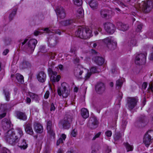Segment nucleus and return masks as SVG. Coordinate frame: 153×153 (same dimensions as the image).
<instances>
[{"mask_svg":"<svg viewBox=\"0 0 153 153\" xmlns=\"http://www.w3.org/2000/svg\"><path fill=\"white\" fill-rule=\"evenodd\" d=\"M16 134L13 129H11L7 131L4 134V138L6 142L12 145H15L23 135L22 129L19 128L16 129Z\"/></svg>","mask_w":153,"mask_h":153,"instance_id":"1","label":"nucleus"},{"mask_svg":"<svg viewBox=\"0 0 153 153\" xmlns=\"http://www.w3.org/2000/svg\"><path fill=\"white\" fill-rule=\"evenodd\" d=\"M152 7V2L148 0L142 1L140 4H138L137 6V8L138 10L145 13L149 12Z\"/></svg>","mask_w":153,"mask_h":153,"instance_id":"2","label":"nucleus"},{"mask_svg":"<svg viewBox=\"0 0 153 153\" xmlns=\"http://www.w3.org/2000/svg\"><path fill=\"white\" fill-rule=\"evenodd\" d=\"M69 86L65 82H63L60 88L57 89L58 95L61 96L62 95L64 97H66L69 94V91L68 90Z\"/></svg>","mask_w":153,"mask_h":153,"instance_id":"3","label":"nucleus"},{"mask_svg":"<svg viewBox=\"0 0 153 153\" xmlns=\"http://www.w3.org/2000/svg\"><path fill=\"white\" fill-rule=\"evenodd\" d=\"M102 41L107 45V47L110 50H114L116 47L117 42L111 37H107Z\"/></svg>","mask_w":153,"mask_h":153,"instance_id":"4","label":"nucleus"},{"mask_svg":"<svg viewBox=\"0 0 153 153\" xmlns=\"http://www.w3.org/2000/svg\"><path fill=\"white\" fill-rule=\"evenodd\" d=\"M147 54L140 53L137 55L135 59V63L137 65H141L145 63L146 61V56Z\"/></svg>","mask_w":153,"mask_h":153,"instance_id":"5","label":"nucleus"},{"mask_svg":"<svg viewBox=\"0 0 153 153\" xmlns=\"http://www.w3.org/2000/svg\"><path fill=\"white\" fill-rule=\"evenodd\" d=\"M153 138V131H149L146 134L143 139V142L146 147H148L152 143V137Z\"/></svg>","mask_w":153,"mask_h":153,"instance_id":"6","label":"nucleus"},{"mask_svg":"<svg viewBox=\"0 0 153 153\" xmlns=\"http://www.w3.org/2000/svg\"><path fill=\"white\" fill-rule=\"evenodd\" d=\"M127 100V105L128 109L131 110L136 105L138 101V100L134 97H128Z\"/></svg>","mask_w":153,"mask_h":153,"instance_id":"7","label":"nucleus"},{"mask_svg":"<svg viewBox=\"0 0 153 153\" xmlns=\"http://www.w3.org/2000/svg\"><path fill=\"white\" fill-rule=\"evenodd\" d=\"M72 121V119L71 117L67 116L60 122V124L62 126L63 128L68 129L69 128L70 124Z\"/></svg>","mask_w":153,"mask_h":153,"instance_id":"8","label":"nucleus"},{"mask_svg":"<svg viewBox=\"0 0 153 153\" xmlns=\"http://www.w3.org/2000/svg\"><path fill=\"white\" fill-rule=\"evenodd\" d=\"M104 28L107 33L112 34L114 32L115 27L112 23L107 22L104 24Z\"/></svg>","mask_w":153,"mask_h":153,"instance_id":"9","label":"nucleus"},{"mask_svg":"<svg viewBox=\"0 0 153 153\" xmlns=\"http://www.w3.org/2000/svg\"><path fill=\"white\" fill-rule=\"evenodd\" d=\"M99 122L97 119L94 117H91L89 120L88 125L91 129H94L98 126Z\"/></svg>","mask_w":153,"mask_h":153,"instance_id":"10","label":"nucleus"},{"mask_svg":"<svg viewBox=\"0 0 153 153\" xmlns=\"http://www.w3.org/2000/svg\"><path fill=\"white\" fill-rule=\"evenodd\" d=\"M37 41L35 39H30L28 42V48L27 49L30 52L32 53L34 51Z\"/></svg>","mask_w":153,"mask_h":153,"instance_id":"11","label":"nucleus"},{"mask_svg":"<svg viewBox=\"0 0 153 153\" xmlns=\"http://www.w3.org/2000/svg\"><path fill=\"white\" fill-rule=\"evenodd\" d=\"M105 85L102 82L97 84L95 86V90L96 92L98 94H102L103 93L105 90Z\"/></svg>","mask_w":153,"mask_h":153,"instance_id":"12","label":"nucleus"},{"mask_svg":"<svg viewBox=\"0 0 153 153\" xmlns=\"http://www.w3.org/2000/svg\"><path fill=\"white\" fill-rule=\"evenodd\" d=\"M58 17L61 19L65 18L66 16L65 10L61 7H58L55 10Z\"/></svg>","mask_w":153,"mask_h":153,"instance_id":"13","label":"nucleus"},{"mask_svg":"<svg viewBox=\"0 0 153 153\" xmlns=\"http://www.w3.org/2000/svg\"><path fill=\"white\" fill-rule=\"evenodd\" d=\"M85 69L81 65H78L76 67L74 70V74L75 76L77 77H79L83 72Z\"/></svg>","mask_w":153,"mask_h":153,"instance_id":"14","label":"nucleus"},{"mask_svg":"<svg viewBox=\"0 0 153 153\" xmlns=\"http://www.w3.org/2000/svg\"><path fill=\"white\" fill-rule=\"evenodd\" d=\"M2 126L4 130H7L10 128L11 123L10 120L7 119H4L2 121Z\"/></svg>","mask_w":153,"mask_h":153,"instance_id":"15","label":"nucleus"},{"mask_svg":"<svg viewBox=\"0 0 153 153\" xmlns=\"http://www.w3.org/2000/svg\"><path fill=\"white\" fill-rule=\"evenodd\" d=\"M47 128L48 134L51 137H54L55 133L53 131V129L51 121L49 120L47 123Z\"/></svg>","mask_w":153,"mask_h":153,"instance_id":"16","label":"nucleus"},{"mask_svg":"<svg viewBox=\"0 0 153 153\" xmlns=\"http://www.w3.org/2000/svg\"><path fill=\"white\" fill-rule=\"evenodd\" d=\"M146 123V118L145 116H141L139 118L138 120L135 123V125L139 127L143 126Z\"/></svg>","mask_w":153,"mask_h":153,"instance_id":"17","label":"nucleus"},{"mask_svg":"<svg viewBox=\"0 0 153 153\" xmlns=\"http://www.w3.org/2000/svg\"><path fill=\"white\" fill-rule=\"evenodd\" d=\"M83 39L89 38L92 36V31L88 28H84L83 34Z\"/></svg>","mask_w":153,"mask_h":153,"instance_id":"18","label":"nucleus"},{"mask_svg":"<svg viewBox=\"0 0 153 153\" xmlns=\"http://www.w3.org/2000/svg\"><path fill=\"white\" fill-rule=\"evenodd\" d=\"M88 3L93 10H96L98 8L99 4L96 0H88Z\"/></svg>","mask_w":153,"mask_h":153,"instance_id":"19","label":"nucleus"},{"mask_svg":"<svg viewBox=\"0 0 153 153\" xmlns=\"http://www.w3.org/2000/svg\"><path fill=\"white\" fill-rule=\"evenodd\" d=\"M58 38L56 36H53L50 37L48 40L49 44L51 47H53L55 46L57 43Z\"/></svg>","mask_w":153,"mask_h":153,"instance_id":"20","label":"nucleus"},{"mask_svg":"<svg viewBox=\"0 0 153 153\" xmlns=\"http://www.w3.org/2000/svg\"><path fill=\"white\" fill-rule=\"evenodd\" d=\"M25 130L27 134L30 135H33V134L31 124L30 123H26L25 126Z\"/></svg>","mask_w":153,"mask_h":153,"instance_id":"21","label":"nucleus"},{"mask_svg":"<svg viewBox=\"0 0 153 153\" xmlns=\"http://www.w3.org/2000/svg\"><path fill=\"white\" fill-rule=\"evenodd\" d=\"M37 78L40 82H44L46 79V75L45 73L41 71L39 73L37 76Z\"/></svg>","mask_w":153,"mask_h":153,"instance_id":"22","label":"nucleus"},{"mask_svg":"<svg viewBox=\"0 0 153 153\" xmlns=\"http://www.w3.org/2000/svg\"><path fill=\"white\" fill-rule=\"evenodd\" d=\"M34 126L35 130L37 133H41L43 131V127L40 124L36 123L34 124Z\"/></svg>","mask_w":153,"mask_h":153,"instance_id":"23","label":"nucleus"},{"mask_svg":"<svg viewBox=\"0 0 153 153\" xmlns=\"http://www.w3.org/2000/svg\"><path fill=\"white\" fill-rule=\"evenodd\" d=\"M18 146L21 149L25 150L27 147L28 144L26 143L25 140L23 139L19 142Z\"/></svg>","mask_w":153,"mask_h":153,"instance_id":"24","label":"nucleus"},{"mask_svg":"<svg viewBox=\"0 0 153 153\" xmlns=\"http://www.w3.org/2000/svg\"><path fill=\"white\" fill-rule=\"evenodd\" d=\"M84 28L80 26L79 27L77 30L75 32V35L76 36L81 39H83Z\"/></svg>","mask_w":153,"mask_h":153,"instance_id":"25","label":"nucleus"},{"mask_svg":"<svg viewBox=\"0 0 153 153\" xmlns=\"http://www.w3.org/2000/svg\"><path fill=\"white\" fill-rule=\"evenodd\" d=\"M117 25L120 30L123 31L127 30L129 28L127 24L123 23L121 22L118 23Z\"/></svg>","mask_w":153,"mask_h":153,"instance_id":"26","label":"nucleus"},{"mask_svg":"<svg viewBox=\"0 0 153 153\" xmlns=\"http://www.w3.org/2000/svg\"><path fill=\"white\" fill-rule=\"evenodd\" d=\"M94 60L96 63L99 65H102L104 62V59L99 56L95 57L94 58Z\"/></svg>","mask_w":153,"mask_h":153,"instance_id":"27","label":"nucleus"},{"mask_svg":"<svg viewBox=\"0 0 153 153\" xmlns=\"http://www.w3.org/2000/svg\"><path fill=\"white\" fill-rule=\"evenodd\" d=\"M80 113L82 117L84 119H86L89 117L88 111L85 108H83L81 109Z\"/></svg>","mask_w":153,"mask_h":153,"instance_id":"28","label":"nucleus"},{"mask_svg":"<svg viewBox=\"0 0 153 153\" xmlns=\"http://www.w3.org/2000/svg\"><path fill=\"white\" fill-rule=\"evenodd\" d=\"M30 66V64L26 61H23L20 65V68L22 69L29 68Z\"/></svg>","mask_w":153,"mask_h":153,"instance_id":"29","label":"nucleus"},{"mask_svg":"<svg viewBox=\"0 0 153 153\" xmlns=\"http://www.w3.org/2000/svg\"><path fill=\"white\" fill-rule=\"evenodd\" d=\"M16 115L17 117L21 120H25L27 119V116L24 113L18 111L16 112Z\"/></svg>","mask_w":153,"mask_h":153,"instance_id":"30","label":"nucleus"},{"mask_svg":"<svg viewBox=\"0 0 153 153\" xmlns=\"http://www.w3.org/2000/svg\"><path fill=\"white\" fill-rule=\"evenodd\" d=\"M3 91L6 100L9 101L10 100V94L8 89L4 88H3Z\"/></svg>","mask_w":153,"mask_h":153,"instance_id":"31","label":"nucleus"},{"mask_svg":"<svg viewBox=\"0 0 153 153\" xmlns=\"http://www.w3.org/2000/svg\"><path fill=\"white\" fill-rule=\"evenodd\" d=\"M110 11L105 9H102L100 11V15L102 18H105L109 15Z\"/></svg>","mask_w":153,"mask_h":153,"instance_id":"32","label":"nucleus"},{"mask_svg":"<svg viewBox=\"0 0 153 153\" xmlns=\"http://www.w3.org/2000/svg\"><path fill=\"white\" fill-rule=\"evenodd\" d=\"M74 22V20L73 19H70L62 21L60 22V23L62 25L67 26L71 25Z\"/></svg>","mask_w":153,"mask_h":153,"instance_id":"33","label":"nucleus"},{"mask_svg":"<svg viewBox=\"0 0 153 153\" xmlns=\"http://www.w3.org/2000/svg\"><path fill=\"white\" fill-rule=\"evenodd\" d=\"M122 135L120 133H117L115 134L114 136V139L115 141H120L122 143L123 140L122 138Z\"/></svg>","mask_w":153,"mask_h":153,"instance_id":"34","label":"nucleus"},{"mask_svg":"<svg viewBox=\"0 0 153 153\" xmlns=\"http://www.w3.org/2000/svg\"><path fill=\"white\" fill-rule=\"evenodd\" d=\"M137 42L136 39L132 38L128 41V45L130 47H133L137 45Z\"/></svg>","mask_w":153,"mask_h":153,"instance_id":"35","label":"nucleus"},{"mask_svg":"<svg viewBox=\"0 0 153 153\" xmlns=\"http://www.w3.org/2000/svg\"><path fill=\"white\" fill-rule=\"evenodd\" d=\"M77 17L78 18H82L84 16L83 10L82 8L80 7L77 11Z\"/></svg>","mask_w":153,"mask_h":153,"instance_id":"36","label":"nucleus"},{"mask_svg":"<svg viewBox=\"0 0 153 153\" xmlns=\"http://www.w3.org/2000/svg\"><path fill=\"white\" fill-rule=\"evenodd\" d=\"M123 144L126 148L127 152L133 150V147L132 145H130L128 143H124Z\"/></svg>","mask_w":153,"mask_h":153,"instance_id":"37","label":"nucleus"},{"mask_svg":"<svg viewBox=\"0 0 153 153\" xmlns=\"http://www.w3.org/2000/svg\"><path fill=\"white\" fill-rule=\"evenodd\" d=\"M29 95L30 97L32 99L36 101H38L39 100V98L38 95L32 92H30Z\"/></svg>","mask_w":153,"mask_h":153,"instance_id":"38","label":"nucleus"},{"mask_svg":"<svg viewBox=\"0 0 153 153\" xmlns=\"http://www.w3.org/2000/svg\"><path fill=\"white\" fill-rule=\"evenodd\" d=\"M16 77L18 81L21 83L24 82V77L22 75L19 74H16Z\"/></svg>","mask_w":153,"mask_h":153,"instance_id":"39","label":"nucleus"},{"mask_svg":"<svg viewBox=\"0 0 153 153\" xmlns=\"http://www.w3.org/2000/svg\"><path fill=\"white\" fill-rule=\"evenodd\" d=\"M123 84L122 80L121 79H118L116 81V88L117 89L120 88L122 86Z\"/></svg>","mask_w":153,"mask_h":153,"instance_id":"40","label":"nucleus"},{"mask_svg":"<svg viewBox=\"0 0 153 153\" xmlns=\"http://www.w3.org/2000/svg\"><path fill=\"white\" fill-rule=\"evenodd\" d=\"M143 26V24L139 22H137L136 29V30L137 32H140Z\"/></svg>","mask_w":153,"mask_h":153,"instance_id":"41","label":"nucleus"},{"mask_svg":"<svg viewBox=\"0 0 153 153\" xmlns=\"http://www.w3.org/2000/svg\"><path fill=\"white\" fill-rule=\"evenodd\" d=\"M16 11L17 9L16 8L14 9L12 13L10 15L9 18L10 21L12 20L13 17L16 14Z\"/></svg>","mask_w":153,"mask_h":153,"instance_id":"42","label":"nucleus"},{"mask_svg":"<svg viewBox=\"0 0 153 153\" xmlns=\"http://www.w3.org/2000/svg\"><path fill=\"white\" fill-rule=\"evenodd\" d=\"M114 2L117 3L118 4L120 5L123 7H126V5L123 3L122 2L120 1L119 0H114Z\"/></svg>","mask_w":153,"mask_h":153,"instance_id":"43","label":"nucleus"},{"mask_svg":"<svg viewBox=\"0 0 153 153\" xmlns=\"http://www.w3.org/2000/svg\"><path fill=\"white\" fill-rule=\"evenodd\" d=\"M75 5L77 6H80L82 4V0H73Z\"/></svg>","mask_w":153,"mask_h":153,"instance_id":"44","label":"nucleus"},{"mask_svg":"<svg viewBox=\"0 0 153 153\" xmlns=\"http://www.w3.org/2000/svg\"><path fill=\"white\" fill-rule=\"evenodd\" d=\"M6 115V112L4 110L2 111L1 108H0V119H1L4 117Z\"/></svg>","mask_w":153,"mask_h":153,"instance_id":"45","label":"nucleus"},{"mask_svg":"<svg viewBox=\"0 0 153 153\" xmlns=\"http://www.w3.org/2000/svg\"><path fill=\"white\" fill-rule=\"evenodd\" d=\"M151 91L153 92V82H151L149 84V87L147 91L149 92V91Z\"/></svg>","mask_w":153,"mask_h":153,"instance_id":"46","label":"nucleus"},{"mask_svg":"<svg viewBox=\"0 0 153 153\" xmlns=\"http://www.w3.org/2000/svg\"><path fill=\"white\" fill-rule=\"evenodd\" d=\"M77 50L76 47L74 46H72L70 50V52L72 53H74L75 55L76 56V52Z\"/></svg>","mask_w":153,"mask_h":153,"instance_id":"47","label":"nucleus"},{"mask_svg":"<svg viewBox=\"0 0 153 153\" xmlns=\"http://www.w3.org/2000/svg\"><path fill=\"white\" fill-rule=\"evenodd\" d=\"M90 71L92 73H95L99 72L96 67H92L90 69Z\"/></svg>","mask_w":153,"mask_h":153,"instance_id":"48","label":"nucleus"},{"mask_svg":"<svg viewBox=\"0 0 153 153\" xmlns=\"http://www.w3.org/2000/svg\"><path fill=\"white\" fill-rule=\"evenodd\" d=\"M77 130L75 128L72 131L71 135L73 137H75L76 135H77Z\"/></svg>","mask_w":153,"mask_h":153,"instance_id":"49","label":"nucleus"},{"mask_svg":"<svg viewBox=\"0 0 153 153\" xmlns=\"http://www.w3.org/2000/svg\"><path fill=\"white\" fill-rule=\"evenodd\" d=\"M101 132H100L98 133H97L95 134L92 140H95L96 138H98L101 135Z\"/></svg>","mask_w":153,"mask_h":153,"instance_id":"50","label":"nucleus"},{"mask_svg":"<svg viewBox=\"0 0 153 153\" xmlns=\"http://www.w3.org/2000/svg\"><path fill=\"white\" fill-rule=\"evenodd\" d=\"M112 132L110 130L107 131L105 133V135L108 137H111L112 135Z\"/></svg>","mask_w":153,"mask_h":153,"instance_id":"51","label":"nucleus"},{"mask_svg":"<svg viewBox=\"0 0 153 153\" xmlns=\"http://www.w3.org/2000/svg\"><path fill=\"white\" fill-rule=\"evenodd\" d=\"M63 143V141L62 138H60L57 141L56 145L59 146L60 143Z\"/></svg>","mask_w":153,"mask_h":153,"instance_id":"52","label":"nucleus"},{"mask_svg":"<svg viewBox=\"0 0 153 153\" xmlns=\"http://www.w3.org/2000/svg\"><path fill=\"white\" fill-rule=\"evenodd\" d=\"M49 91H47L44 95V98L46 99H48L49 97Z\"/></svg>","mask_w":153,"mask_h":153,"instance_id":"53","label":"nucleus"},{"mask_svg":"<svg viewBox=\"0 0 153 153\" xmlns=\"http://www.w3.org/2000/svg\"><path fill=\"white\" fill-rule=\"evenodd\" d=\"M56 108L53 103H52L51 105L50 111H54L55 109Z\"/></svg>","mask_w":153,"mask_h":153,"instance_id":"54","label":"nucleus"},{"mask_svg":"<svg viewBox=\"0 0 153 153\" xmlns=\"http://www.w3.org/2000/svg\"><path fill=\"white\" fill-rule=\"evenodd\" d=\"M92 73H91V71L90 72H88L87 73L86 76H85V80L86 79H88L91 76V75L92 74Z\"/></svg>","mask_w":153,"mask_h":153,"instance_id":"55","label":"nucleus"},{"mask_svg":"<svg viewBox=\"0 0 153 153\" xmlns=\"http://www.w3.org/2000/svg\"><path fill=\"white\" fill-rule=\"evenodd\" d=\"M1 153H10V151L6 148H4L2 150Z\"/></svg>","mask_w":153,"mask_h":153,"instance_id":"56","label":"nucleus"},{"mask_svg":"<svg viewBox=\"0 0 153 153\" xmlns=\"http://www.w3.org/2000/svg\"><path fill=\"white\" fill-rule=\"evenodd\" d=\"M55 55V54L52 52L50 53H49V56L52 59H54Z\"/></svg>","mask_w":153,"mask_h":153,"instance_id":"57","label":"nucleus"},{"mask_svg":"<svg viewBox=\"0 0 153 153\" xmlns=\"http://www.w3.org/2000/svg\"><path fill=\"white\" fill-rule=\"evenodd\" d=\"M48 65L49 67L52 68L55 65V62H53L49 61L48 62Z\"/></svg>","mask_w":153,"mask_h":153,"instance_id":"58","label":"nucleus"},{"mask_svg":"<svg viewBox=\"0 0 153 153\" xmlns=\"http://www.w3.org/2000/svg\"><path fill=\"white\" fill-rule=\"evenodd\" d=\"M53 71L52 69V68L49 67V68L48 69V72L49 74L51 75V74L52 73Z\"/></svg>","mask_w":153,"mask_h":153,"instance_id":"59","label":"nucleus"},{"mask_svg":"<svg viewBox=\"0 0 153 153\" xmlns=\"http://www.w3.org/2000/svg\"><path fill=\"white\" fill-rule=\"evenodd\" d=\"M148 85V83L146 82H144L143 83L142 85L143 88L145 89Z\"/></svg>","mask_w":153,"mask_h":153,"instance_id":"60","label":"nucleus"},{"mask_svg":"<svg viewBox=\"0 0 153 153\" xmlns=\"http://www.w3.org/2000/svg\"><path fill=\"white\" fill-rule=\"evenodd\" d=\"M53 33H55L58 34L60 35L61 34V32L59 30H54L53 32Z\"/></svg>","mask_w":153,"mask_h":153,"instance_id":"61","label":"nucleus"},{"mask_svg":"<svg viewBox=\"0 0 153 153\" xmlns=\"http://www.w3.org/2000/svg\"><path fill=\"white\" fill-rule=\"evenodd\" d=\"M41 32L38 30H35L34 32V34L36 36H37L38 35L41 34Z\"/></svg>","mask_w":153,"mask_h":153,"instance_id":"62","label":"nucleus"},{"mask_svg":"<svg viewBox=\"0 0 153 153\" xmlns=\"http://www.w3.org/2000/svg\"><path fill=\"white\" fill-rule=\"evenodd\" d=\"M149 59L151 60H153V51L150 54Z\"/></svg>","mask_w":153,"mask_h":153,"instance_id":"63","label":"nucleus"},{"mask_svg":"<svg viewBox=\"0 0 153 153\" xmlns=\"http://www.w3.org/2000/svg\"><path fill=\"white\" fill-rule=\"evenodd\" d=\"M9 51V50L6 49L4 50L3 53V54L4 55H6Z\"/></svg>","mask_w":153,"mask_h":153,"instance_id":"64","label":"nucleus"}]
</instances>
